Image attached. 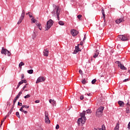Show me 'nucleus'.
<instances>
[{"label": "nucleus", "mask_w": 130, "mask_h": 130, "mask_svg": "<svg viewBox=\"0 0 130 130\" xmlns=\"http://www.w3.org/2000/svg\"><path fill=\"white\" fill-rule=\"evenodd\" d=\"M16 116H17V117H18V118H21V117L20 116V113H19V112H16Z\"/></svg>", "instance_id": "b1692460"}, {"label": "nucleus", "mask_w": 130, "mask_h": 130, "mask_svg": "<svg viewBox=\"0 0 130 130\" xmlns=\"http://www.w3.org/2000/svg\"><path fill=\"white\" fill-rule=\"evenodd\" d=\"M7 51H8V50L7 49H5V47H2V49L1 50L2 54H5V55H7Z\"/></svg>", "instance_id": "9d476101"}, {"label": "nucleus", "mask_w": 130, "mask_h": 130, "mask_svg": "<svg viewBox=\"0 0 130 130\" xmlns=\"http://www.w3.org/2000/svg\"><path fill=\"white\" fill-rule=\"evenodd\" d=\"M17 99H19V97H20V96L19 95H18V94H17V95H16V96Z\"/></svg>", "instance_id": "338daca9"}, {"label": "nucleus", "mask_w": 130, "mask_h": 130, "mask_svg": "<svg viewBox=\"0 0 130 130\" xmlns=\"http://www.w3.org/2000/svg\"><path fill=\"white\" fill-rule=\"evenodd\" d=\"M33 36L35 38L36 37V34H35V31H34Z\"/></svg>", "instance_id": "8fccbe9b"}, {"label": "nucleus", "mask_w": 130, "mask_h": 130, "mask_svg": "<svg viewBox=\"0 0 130 130\" xmlns=\"http://www.w3.org/2000/svg\"><path fill=\"white\" fill-rule=\"evenodd\" d=\"M22 112H23V113H24L25 114H27V113H28V112L26 111H25L23 110V111H22Z\"/></svg>", "instance_id": "a18cd8bd"}, {"label": "nucleus", "mask_w": 130, "mask_h": 130, "mask_svg": "<svg viewBox=\"0 0 130 130\" xmlns=\"http://www.w3.org/2000/svg\"><path fill=\"white\" fill-rule=\"evenodd\" d=\"M7 54H8V56H10L11 55V52L7 50Z\"/></svg>", "instance_id": "e433bc0d"}, {"label": "nucleus", "mask_w": 130, "mask_h": 130, "mask_svg": "<svg viewBox=\"0 0 130 130\" xmlns=\"http://www.w3.org/2000/svg\"><path fill=\"white\" fill-rule=\"evenodd\" d=\"M80 45H83V42L81 41L80 42Z\"/></svg>", "instance_id": "69168bd1"}, {"label": "nucleus", "mask_w": 130, "mask_h": 130, "mask_svg": "<svg viewBox=\"0 0 130 130\" xmlns=\"http://www.w3.org/2000/svg\"><path fill=\"white\" fill-rule=\"evenodd\" d=\"M83 99H84V95H81V96H80V100H83Z\"/></svg>", "instance_id": "de8ad7c7"}, {"label": "nucleus", "mask_w": 130, "mask_h": 130, "mask_svg": "<svg viewBox=\"0 0 130 130\" xmlns=\"http://www.w3.org/2000/svg\"><path fill=\"white\" fill-rule=\"evenodd\" d=\"M128 81H129L128 79H126L124 80L123 81V82L124 83V82H127Z\"/></svg>", "instance_id": "09e8293b"}, {"label": "nucleus", "mask_w": 130, "mask_h": 130, "mask_svg": "<svg viewBox=\"0 0 130 130\" xmlns=\"http://www.w3.org/2000/svg\"><path fill=\"white\" fill-rule=\"evenodd\" d=\"M77 18H78L79 20H81L82 18V15L79 14L77 16Z\"/></svg>", "instance_id": "c85d7f7f"}, {"label": "nucleus", "mask_w": 130, "mask_h": 130, "mask_svg": "<svg viewBox=\"0 0 130 130\" xmlns=\"http://www.w3.org/2000/svg\"><path fill=\"white\" fill-rule=\"evenodd\" d=\"M92 95V94L91 93H87V95L88 96H91Z\"/></svg>", "instance_id": "0e129e2a"}, {"label": "nucleus", "mask_w": 130, "mask_h": 130, "mask_svg": "<svg viewBox=\"0 0 130 130\" xmlns=\"http://www.w3.org/2000/svg\"><path fill=\"white\" fill-rule=\"evenodd\" d=\"M102 13L103 14V18H104V22H105V12H104V8H102Z\"/></svg>", "instance_id": "dca6fc26"}, {"label": "nucleus", "mask_w": 130, "mask_h": 130, "mask_svg": "<svg viewBox=\"0 0 130 130\" xmlns=\"http://www.w3.org/2000/svg\"><path fill=\"white\" fill-rule=\"evenodd\" d=\"M20 85L18 83L16 89H18V88H19V87H20Z\"/></svg>", "instance_id": "680f3d73"}, {"label": "nucleus", "mask_w": 130, "mask_h": 130, "mask_svg": "<svg viewBox=\"0 0 130 130\" xmlns=\"http://www.w3.org/2000/svg\"><path fill=\"white\" fill-rule=\"evenodd\" d=\"M8 116H7V115H6V116L5 117V118H4L3 119V120H4V121H5V119H7V117Z\"/></svg>", "instance_id": "e2e57ef3"}, {"label": "nucleus", "mask_w": 130, "mask_h": 130, "mask_svg": "<svg viewBox=\"0 0 130 130\" xmlns=\"http://www.w3.org/2000/svg\"><path fill=\"white\" fill-rule=\"evenodd\" d=\"M96 81L97 80L96 79L92 80V81H91L92 84H95V83H96Z\"/></svg>", "instance_id": "473e14b6"}, {"label": "nucleus", "mask_w": 130, "mask_h": 130, "mask_svg": "<svg viewBox=\"0 0 130 130\" xmlns=\"http://www.w3.org/2000/svg\"><path fill=\"white\" fill-rule=\"evenodd\" d=\"M59 128V125L57 124L56 126V129H58Z\"/></svg>", "instance_id": "37998d69"}, {"label": "nucleus", "mask_w": 130, "mask_h": 130, "mask_svg": "<svg viewBox=\"0 0 130 130\" xmlns=\"http://www.w3.org/2000/svg\"><path fill=\"white\" fill-rule=\"evenodd\" d=\"M86 112L83 111L82 113H80L81 118H79L78 120V124L80 125L81 123L82 124H84L86 122V120H87V118H86Z\"/></svg>", "instance_id": "f257e3e1"}, {"label": "nucleus", "mask_w": 130, "mask_h": 130, "mask_svg": "<svg viewBox=\"0 0 130 130\" xmlns=\"http://www.w3.org/2000/svg\"><path fill=\"white\" fill-rule=\"evenodd\" d=\"M52 25H53V21L51 19H50L47 22V24L45 28V31H47V30H49V29L51 28Z\"/></svg>", "instance_id": "20e7f679"}, {"label": "nucleus", "mask_w": 130, "mask_h": 130, "mask_svg": "<svg viewBox=\"0 0 130 130\" xmlns=\"http://www.w3.org/2000/svg\"><path fill=\"white\" fill-rule=\"evenodd\" d=\"M116 63L118 64V67H120V64H121V63L119 61H117Z\"/></svg>", "instance_id": "cd10ccee"}, {"label": "nucleus", "mask_w": 130, "mask_h": 130, "mask_svg": "<svg viewBox=\"0 0 130 130\" xmlns=\"http://www.w3.org/2000/svg\"><path fill=\"white\" fill-rule=\"evenodd\" d=\"M16 102H17V100L14 99L13 100V105H15Z\"/></svg>", "instance_id": "4c0bfd02"}, {"label": "nucleus", "mask_w": 130, "mask_h": 130, "mask_svg": "<svg viewBox=\"0 0 130 130\" xmlns=\"http://www.w3.org/2000/svg\"><path fill=\"white\" fill-rule=\"evenodd\" d=\"M4 121H5L4 120L1 121V124L0 126H2V125H3V123H4Z\"/></svg>", "instance_id": "6e6d98bb"}, {"label": "nucleus", "mask_w": 130, "mask_h": 130, "mask_svg": "<svg viewBox=\"0 0 130 130\" xmlns=\"http://www.w3.org/2000/svg\"><path fill=\"white\" fill-rule=\"evenodd\" d=\"M103 110H104V107H100L99 108L96 112V116H97V117H101V116H102Z\"/></svg>", "instance_id": "7ed1b4c3"}, {"label": "nucleus", "mask_w": 130, "mask_h": 130, "mask_svg": "<svg viewBox=\"0 0 130 130\" xmlns=\"http://www.w3.org/2000/svg\"><path fill=\"white\" fill-rule=\"evenodd\" d=\"M22 81H23V83H27V80H22Z\"/></svg>", "instance_id": "4d7b16f0"}, {"label": "nucleus", "mask_w": 130, "mask_h": 130, "mask_svg": "<svg viewBox=\"0 0 130 130\" xmlns=\"http://www.w3.org/2000/svg\"><path fill=\"white\" fill-rule=\"evenodd\" d=\"M82 84H86V79H83L82 81Z\"/></svg>", "instance_id": "ea45409f"}, {"label": "nucleus", "mask_w": 130, "mask_h": 130, "mask_svg": "<svg viewBox=\"0 0 130 130\" xmlns=\"http://www.w3.org/2000/svg\"><path fill=\"white\" fill-rule=\"evenodd\" d=\"M86 35H84V37L83 38V41H85V40H86Z\"/></svg>", "instance_id": "5fc2aeb1"}, {"label": "nucleus", "mask_w": 130, "mask_h": 130, "mask_svg": "<svg viewBox=\"0 0 130 130\" xmlns=\"http://www.w3.org/2000/svg\"><path fill=\"white\" fill-rule=\"evenodd\" d=\"M96 130H103V129H102L101 128H98Z\"/></svg>", "instance_id": "052dcab7"}, {"label": "nucleus", "mask_w": 130, "mask_h": 130, "mask_svg": "<svg viewBox=\"0 0 130 130\" xmlns=\"http://www.w3.org/2000/svg\"><path fill=\"white\" fill-rule=\"evenodd\" d=\"M23 108H24V107H23V106H22L21 108L19 109L20 111H21V112H23V111H24V110H23Z\"/></svg>", "instance_id": "c9c22d12"}, {"label": "nucleus", "mask_w": 130, "mask_h": 130, "mask_svg": "<svg viewBox=\"0 0 130 130\" xmlns=\"http://www.w3.org/2000/svg\"><path fill=\"white\" fill-rule=\"evenodd\" d=\"M18 84L21 86L22 84H23V81L21 80L20 82L18 83Z\"/></svg>", "instance_id": "79ce46f5"}, {"label": "nucleus", "mask_w": 130, "mask_h": 130, "mask_svg": "<svg viewBox=\"0 0 130 130\" xmlns=\"http://www.w3.org/2000/svg\"><path fill=\"white\" fill-rule=\"evenodd\" d=\"M22 95V91H20L18 94V96H21Z\"/></svg>", "instance_id": "603ef678"}, {"label": "nucleus", "mask_w": 130, "mask_h": 130, "mask_svg": "<svg viewBox=\"0 0 130 130\" xmlns=\"http://www.w3.org/2000/svg\"><path fill=\"white\" fill-rule=\"evenodd\" d=\"M128 128H130V122H129L128 124Z\"/></svg>", "instance_id": "bf43d9fd"}, {"label": "nucleus", "mask_w": 130, "mask_h": 130, "mask_svg": "<svg viewBox=\"0 0 130 130\" xmlns=\"http://www.w3.org/2000/svg\"><path fill=\"white\" fill-rule=\"evenodd\" d=\"M48 112H45V118H48Z\"/></svg>", "instance_id": "393cba45"}, {"label": "nucleus", "mask_w": 130, "mask_h": 130, "mask_svg": "<svg viewBox=\"0 0 130 130\" xmlns=\"http://www.w3.org/2000/svg\"><path fill=\"white\" fill-rule=\"evenodd\" d=\"M39 102H40V101L39 100H36V101H35V103H39Z\"/></svg>", "instance_id": "3c124183"}, {"label": "nucleus", "mask_w": 130, "mask_h": 130, "mask_svg": "<svg viewBox=\"0 0 130 130\" xmlns=\"http://www.w3.org/2000/svg\"><path fill=\"white\" fill-rule=\"evenodd\" d=\"M22 106H23V108H27V109H28L29 107V106H26V105H23Z\"/></svg>", "instance_id": "f704fd0d"}, {"label": "nucleus", "mask_w": 130, "mask_h": 130, "mask_svg": "<svg viewBox=\"0 0 130 130\" xmlns=\"http://www.w3.org/2000/svg\"><path fill=\"white\" fill-rule=\"evenodd\" d=\"M45 121L46 123H48V124H49V123H50V120H49V117L45 118Z\"/></svg>", "instance_id": "f3484780"}, {"label": "nucleus", "mask_w": 130, "mask_h": 130, "mask_svg": "<svg viewBox=\"0 0 130 130\" xmlns=\"http://www.w3.org/2000/svg\"><path fill=\"white\" fill-rule=\"evenodd\" d=\"M36 25L37 26H39V25H40V23L38 22V21H37L36 22Z\"/></svg>", "instance_id": "c03bdc74"}, {"label": "nucleus", "mask_w": 130, "mask_h": 130, "mask_svg": "<svg viewBox=\"0 0 130 130\" xmlns=\"http://www.w3.org/2000/svg\"><path fill=\"white\" fill-rule=\"evenodd\" d=\"M31 14V12H28L27 13H26V15H29V14Z\"/></svg>", "instance_id": "774afa93"}, {"label": "nucleus", "mask_w": 130, "mask_h": 130, "mask_svg": "<svg viewBox=\"0 0 130 130\" xmlns=\"http://www.w3.org/2000/svg\"><path fill=\"white\" fill-rule=\"evenodd\" d=\"M126 113H130V110H129V109H128V108H126Z\"/></svg>", "instance_id": "2f4dec72"}, {"label": "nucleus", "mask_w": 130, "mask_h": 130, "mask_svg": "<svg viewBox=\"0 0 130 130\" xmlns=\"http://www.w3.org/2000/svg\"><path fill=\"white\" fill-rule=\"evenodd\" d=\"M43 53L44 56H48L49 51L47 49H45L43 51Z\"/></svg>", "instance_id": "9b49d317"}, {"label": "nucleus", "mask_w": 130, "mask_h": 130, "mask_svg": "<svg viewBox=\"0 0 130 130\" xmlns=\"http://www.w3.org/2000/svg\"><path fill=\"white\" fill-rule=\"evenodd\" d=\"M18 105L19 106H22V103H20V102H18Z\"/></svg>", "instance_id": "864d4df0"}, {"label": "nucleus", "mask_w": 130, "mask_h": 130, "mask_svg": "<svg viewBox=\"0 0 130 130\" xmlns=\"http://www.w3.org/2000/svg\"><path fill=\"white\" fill-rule=\"evenodd\" d=\"M27 85H28V84H26L23 87L22 90H24L25 88H27Z\"/></svg>", "instance_id": "58836bf2"}, {"label": "nucleus", "mask_w": 130, "mask_h": 130, "mask_svg": "<svg viewBox=\"0 0 130 130\" xmlns=\"http://www.w3.org/2000/svg\"><path fill=\"white\" fill-rule=\"evenodd\" d=\"M79 74H80V75H83V71L81 70H79Z\"/></svg>", "instance_id": "49530a36"}, {"label": "nucleus", "mask_w": 130, "mask_h": 130, "mask_svg": "<svg viewBox=\"0 0 130 130\" xmlns=\"http://www.w3.org/2000/svg\"><path fill=\"white\" fill-rule=\"evenodd\" d=\"M85 112H86V113H92V111L90 109H88Z\"/></svg>", "instance_id": "a878e982"}, {"label": "nucleus", "mask_w": 130, "mask_h": 130, "mask_svg": "<svg viewBox=\"0 0 130 130\" xmlns=\"http://www.w3.org/2000/svg\"><path fill=\"white\" fill-rule=\"evenodd\" d=\"M24 18H25V10H22L21 15L20 17L19 21L17 22V24L19 25L22 23V21L24 20Z\"/></svg>", "instance_id": "39448f33"}, {"label": "nucleus", "mask_w": 130, "mask_h": 130, "mask_svg": "<svg viewBox=\"0 0 130 130\" xmlns=\"http://www.w3.org/2000/svg\"><path fill=\"white\" fill-rule=\"evenodd\" d=\"M31 97V95L30 94H27L26 95L24 96V98H25V99H27V98H30Z\"/></svg>", "instance_id": "5701e85b"}, {"label": "nucleus", "mask_w": 130, "mask_h": 130, "mask_svg": "<svg viewBox=\"0 0 130 130\" xmlns=\"http://www.w3.org/2000/svg\"><path fill=\"white\" fill-rule=\"evenodd\" d=\"M79 46H80V44H78V46L75 47V50L74 51L73 53L74 54L78 53L79 51H81V49H80Z\"/></svg>", "instance_id": "1a4fd4ad"}, {"label": "nucleus", "mask_w": 130, "mask_h": 130, "mask_svg": "<svg viewBox=\"0 0 130 130\" xmlns=\"http://www.w3.org/2000/svg\"><path fill=\"white\" fill-rule=\"evenodd\" d=\"M49 102L51 104H52L53 106H56V102L54 100L50 99Z\"/></svg>", "instance_id": "f8f14e48"}, {"label": "nucleus", "mask_w": 130, "mask_h": 130, "mask_svg": "<svg viewBox=\"0 0 130 130\" xmlns=\"http://www.w3.org/2000/svg\"><path fill=\"white\" fill-rule=\"evenodd\" d=\"M33 72H34L33 70H30L27 71V73L30 74H32Z\"/></svg>", "instance_id": "bb28decb"}, {"label": "nucleus", "mask_w": 130, "mask_h": 130, "mask_svg": "<svg viewBox=\"0 0 130 130\" xmlns=\"http://www.w3.org/2000/svg\"><path fill=\"white\" fill-rule=\"evenodd\" d=\"M121 22H123V18H119L116 20V24H120Z\"/></svg>", "instance_id": "4468645a"}, {"label": "nucleus", "mask_w": 130, "mask_h": 130, "mask_svg": "<svg viewBox=\"0 0 130 130\" xmlns=\"http://www.w3.org/2000/svg\"><path fill=\"white\" fill-rule=\"evenodd\" d=\"M45 81V78L44 77H40L38 78L36 84H38V83H40L41 82H44Z\"/></svg>", "instance_id": "6e6552de"}, {"label": "nucleus", "mask_w": 130, "mask_h": 130, "mask_svg": "<svg viewBox=\"0 0 130 130\" xmlns=\"http://www.w3.org/2000/svg\"><path fill=\"white\" fill-rule=\"evenodd\" d=\"M14 109V107L12 108L10 111L8 112V114L7 115V116H9V115H10L11 113L13 112V110Z\"/></svg>", "instance_id": "412c9836"}, {"label": "nucleus", "mask_w": 130, "mask_h": 130, "mask_svg": "<svg viewBox=\"0 0 130 130\" xmlns=\"http://www.w3.org/2000/svg\"><path fill=\"white\" fill-rule=\"evenodd\" d=\"M119 67L121 70H127V69H126V68H125V67H124V66L122 64H120V66Z\"/></svg>", "instance_id": "a211bd4d"}, {"label": "nucleus", "mask_w": 130, "mask_h": 130, "mask_svg": "<svg viewBox=\"0 0 130 130\" xmlns=\"http://www.w3.org/2000/svg\"><path fill=\"white\" fill-rule=\"evenodd\" d=\"M114 130H119V123H117L116 126L115 127Z\"/></svg>", "instance_id": "6ab92c4d"}, {"label": "nucleus", "mask_w": 130, "mask_h": 130, "mask_svg": "<svg viewBox=\"0 0 130 130\" xmlns=\"http://www.w3.org/2000/svg\"><path fill=\"white\" fill-rule=\"evenodd\" d=\"M39 29L42 30V26H41V24H40L38 26H37Z\"/></svg>", "instance_id": "c756f323"}, {"label": "nucleus", "mask_w": 130, "mask_h": 130, "mask_svg": "<svg viewBox=\"0 0 130 130\" xmlns=\"http://www.w3.org/2000/svg\"><path fill=\"white\" fill-rule=\"evenodd\" d=\"M99 55V51H98V50H96L95 51V52H94L93 55V58H96V57H97Z\"/></svg>", "instance_id": "ddd939ff"}, {"label": "nucleus", "mask_w": 130, "mask_h": 130, "mask_svg": "<svg viewBox=\"0 0 130 130\" xmlns=\"http://www.w3.org/2000/svg\"><path fill=\"white\" fill-rule=\"evenodd\" d=\"M58 24H60L61 26H63V25H64V22H63V21H59L58 22Z\"/></svg>", "instance_id": "4be33fe9"}, {"label": "nucleus", "mask_w": 130, "mask_h": 130, "mask_svg": "<svg viewBox=\"0 0 130 130\" xmlns=\"http://www.w3.org/2000/svg\"><path fill=\"white\" fill-rule=\"evenodd\" d=\"M119 39H121L122 41H126L128 40V37L127 36L124 35H120L119 36Z\"/></svg>", "instance_id": "423d86ee"}, {"label": "nucleus", "mask_w": 130, "mask_h": 130, "mask_svg": "<svg viewBox=\"0 0 130 130\" xmlns=\"http://www.w3.org/2000/svg\"><path fill=\"white\" fill-rule=\"evenodd\" d=\"M101 129H103V130H105V126L104 125H103L102 126V128Z\"/></svg>", "instance_id": "a19ab883"}, {"label": "nucleus", "mask_w": 130, "mask_h": 130, "mask_svg": "<svg viewBox=\"0 0 130 130\" xmlns=\"http://www.w3.org/2000/svg\"><path fill=\"white\" fill-rule=\"evenodd\" d=\"M24 79V74L21 75V80H23Z\"/></svg>", "instance_id": "13d9d810"}, {"label": "nucleus", "mask_w": 130, "mask_h": 130, "mask_svg": "<svg viewBox=\"0 0 130 130\" xmlns=\"http://www.w3.org/2000/svg\"><path fill=\"white\" fill-rule=\"evenodd\" d=\"M31 21H32V23H35L36 22V20L34 19V17H32V18L31 19Z\"/></svg>", "instance_id": "7c9ffc66"}, {"label": "nucleus", "mask_w": 130, "mask_h": 130, "mask_svg": "<svg viewBox=\"0 0 130 130\" xmlns=\"http://www.w3.org/2000/svg\"><path fill=\"white\" fill-rule=\"evenodd\" d=\"M71 34H72V36L75 37V36H77V35L79 34V31L76 29H72L71 31Z\"/></svg>", "instance_id": "0eeeda50"}, {"label": "nucleus", "mask_w": 130, "mask_h": 130, "mask_svg": "<svg viewBox=\"0 0 130 130\" xmlns=\"http://www.w3.org/2000/svg\"><path fill=\"white\" fill-rule=\"evenodd\" d=\"M22 66H25V63H24L23 62H21L19 64V68H20V69H22Z\"/></svg>", "instance_id": "aec40b11"}, {"label": "nucleus", "mask_w": 130, "mask_h": 130, "mask_svg": "<svg viewBox=\"0 0 130 130\" xmlns=\"http://www.w3.org/2000/svg\"><path fill=\"white\" fill-rule=\"evenodd\" d=\"M118 103L120 107H123L124 106V103L121 101H118Z\"/></svg>", "instance_id": "2eb2a0df"}, {"label": "nucleus", "mask_w": 130, "mask_h": 130, "mask_svg": "<svg viewBox=\"0 0 130 130\" xmlns=\"http://www.w3.org/2000/svg\"><path fill=\"white\" fill-rule=\"evenodd\" d=\"M59 14H60V8L56 6L55 10L52 12V14L53 16H55L56 15L58 21L60 20V18H59Z\"/></svg>", "instance_id": "f03ea898"}, {"label": "nucleus", "mask_w": 130, "mask_h": 130, "mask_svg": "<svg viewBox=\"0 0 130 130\" xmlns=\"http://www.w3.org/2000/svg\"><path fill=\"white\" fill-rule=\"evenodd\" d=\"M29 18H33V14H32V13L30 12V13L28 15Z\"/></svg>", "instance_id": "72a5a7b5"}]
</instances>
